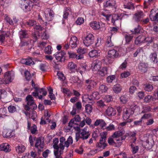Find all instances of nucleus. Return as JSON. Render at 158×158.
I'll return each mask as SVG.
<instances>
[{
    "label": "nucleus",
    "mask_w": 158,
    "mask_h": 158,
    "mask_svg": "<svg viewBox=\"0 0 158 158\" xmlns=\"http://www.w3.org/2000/svg\"><path fill=\"white\" fill-rule=\"evenodd\" d=\"M152 96L150 95H148L145 97L144 99V102L146 103L149 102H150L152 99Z\"/></svg>",
    "instance_id": "774afa93"
},
{
    "label": "nucleus",
    "mask_w": 158,
    "mask_h": 158,
    "mask_svg": "<svg viewBox=\"0 0 158 158\" xmlns=\"http://www.w3.org/2000/svg\"><path fill=\"white\" fill-rule=\"evenodd\" d=\"M101 66V62L98 60H94L93 62L92 65V70L95 71H97Z\"/></svg>",
    "instance_id": "f8f14e48"
},
{
    "label": "nucleus",
    "mask_w": 158,
    "mask_h": 158,
    "mask_svg": "<svg viewBox=\"0 0 158 158\" xmlns=\"http://www.w3.org/2000/svg\"><path fill=\"white\" fill-rule=\"evenodd\" d=\"M148 64L144 63L141 62L140 63L138 66V68L139 70L143 72H145L147 71Z\"/></svg>",
    "instance_id": "393cba45"
},
{
    "label": "nucleus",
    "mask_w": 158,
    "mask_h": 158,
    "mask_svg": "<svg viewBox=\"0 0 158 158\" xmlns=\"http://www.w3.org/2000/svg\"><path fill=\"white\" fill-rule=\"evenodd\" d=\"M90 27L94 30H97L100 28V24L99 22L93 21L89 23Z\"/></svg>",
    "instance_id": "bb28decb"
},
{
    "label": "nucleus",
    "mask_w": 158,
    "mask_h": 158,
    "mask_svg": "<svg viewBox=\"0 0 158 158\" xmlns=\"http://www.w3.org/2000/svg\"><path fill=\"white\" fill-rule=\"evenodd\" d=\"M81 70L80 71V73L81 75H82L83 72H85L86 70L87 65L85 64H84L82 65H81Z\"/></svg>",
    "instance_id": "bf43d9fd"
},
{
    "label": "nucleus",
    "mask_w": 158,
    "mask_h": 158,
    "mask_svg": "<svg viewBox=\"0 0 158 158\" xmlns=\"http://www.w3.org/2000/svg\"><path fill=\"white\" fill-rule=\"evenodd\" d=\"M87 127H85L80 131V134L82 136V139H88L90 135L89 132L87 131Z\"/></svg>",
    "instance_id": "4468645a"
},
{
    "label": "nucleus",
    "mask_w": 158,
    "mask_h": 158,
    "mask_svg": "<svg viewBox=\"0 0 158 158\" xmlns=\"http://www.w3.org/2000/svg\"><path fill=\"white\" fill-rule=\"evenodd\" d=\"M106 113L108 116H114L116 113V110L111 107H108L106 110Z\"/></svg>",
    "instance_id": "412c9836"
},
{
    "label": "nucleus",
    "mask_w": 158,
    "mask_h": 158,
    "mask_svg": "<svg viewBox=\"0 0 158 158\" xmlns=\"http://www.w3.org/2000/svg\"><path fill=\"white\" fill-rule=\"evenodd\" d=\"M19 37L20 39L27 37V34L26 31L21 30L19 32Z\"/></svg>",
    "instance_id": "79ce46f5"
},
{
    "label": "nucleus",
    "mask_w": 158,
    "mask_h": 158,
    "mask_svg": "<svg viewBox=\"0 0 158 158\" xmlns=\"http://www.w3.org/2000/svg\"><path fill=\"white\" fill-rule=\"evenodd\" d=\"M142 110L141 113H144L148 112L151 111V108L149 106H142Z\"/></svg>",
    "instance_id": "c03bdc74"
},
{
    "label": "nucleus",
    "mask_w": 158,
    "mask_h": 158,
    "mask_svg": "<svg viewBox=\"0 0 158 158\" xmlns=\"http://www.w3.org/2000/svg\"><path fill=\"white\" fill-rule=\"evenodd\" d=\"M4 77L5 79L6 82L7 84L12 82L15 78V74L13 71H8L6 72Z\"/></svg>",
    "instance_id": "0eeeda50"
},
{
    "label": "nucleus",
    "mask_w": 158,
    "mask_h": 158,
    "mask_svg": "<svg viewBox=\"0 0 158 158\" xmlns=\"http://www.w3.org/2000/svg\"><path fill=\"white\" fill-rule=\"evenodd\" d=\"M115 76L114 75L109 76L106 78V81L108 83H110L114 80Z\"/></svg>",
    "instance_id": "6e6d98bb"
},
{
    "label": "nucleus",
    "mask_w": 158,
    "mask_h": 158,
    "mask_svg": "<svg viewBox=\"0 0 158 158\" xmlns=\"http://www.w3.org/2000/svg\"><path fill=\"white\" fill-rule=\"evenodd\" d=\"M68 67L70 70H72L76 69V65L74 63L71 62L69 63Z\"/></svg>",
    "instance_id": "8fccbe9b"
},
{
    "label": "nucleus",
    "mask_w": 158,
    "mask_h": 158,
    "mask_svg": "<svg viewBox=\"0 0 158 158\" xmlns=\"http://www.w3.org/2000/svg\"><path fill=\"white\" fill-rule=\"evenodd\" d=\"M119 50H109L108 55L109 57L114 58L120 56L122 55Z\"/></svg>",
    "instance_id": "9b49d317"
},
{
    "label": "nucleus",
    "mask_w": 158,
    "mask_h": 158,
    "mask_svg": "<svg viewBox=\"0 0 158 158\" xmlns=\"http://www.w3.org/2000/svg\"><path fill=\"white\" fill-rule=\"evenodd\" d=\"M44 145L43 142H42L40 139H37L36 141V143L35 144V146L36 148L39 150H40L43 148Z\"/></svg>",
    "instance_id": "b1692460"
},
{
    "label": "nucleus",
    "mask_w": 158,
    "mask_h": 158,
    "mask_svg": "<svg viewBox=\"0 0 158 158\" xmlns=\"http://www.w3.org/2000/svg\"><path fill=\"white\" fill-rule=\"evenodd\" d=\"M85 109L86 112L87 113L89 114L92 111V107L91 105L89 104H87L85 106Z\"/></svg>",
    "instance_id": "3c124183"
},
{
    "label": "nucleus",
    "mask_w": 158,
    "mask_h": 158,
    "mask_svg": "<svg viewBox=\"0 0 158 158\" xmlns=\"http://www.w3.org/2000/svg\"><path fill=\"white\" fill-rule=\"evenodd\" d=\"M36 90H37V92L38 93L39 95L40 94H42L44 96H45L47 94V92L45 89L44 88H41L39 89H37V88H35Z\"/></svg>",
    "instance_id": "a18cd8bd"
},
{
    "label": "nucleus",
    "mask_w": 158,
    "mask_h": 158,
    "mask_svg": "<svg viewBox=\"0 0 158 158\" xmlns=\"http://www.w3.org/2000/svg\"><path fill=\"white\" fill-rule=\"evenodd\" d=\"M49 91L48 96L51 100H54L55 98V95L53 93V89L50 87L48 89Z\"/></svg>",
    "instance_id": "37998d69"
},
{
    "label": "nucleus",
    "mask_w": 158,
    "mask_h": 158,
    "mask_svg": "<svg viewBox=\"0 0 158 158\" xmlns=\"http://www.w3.org/2000/svg\"><path fill=\"white\" fill-rule=\"evenodd\" d=\"M33 2L29 0L21 1L20 2V6L21 8L25 12H28L32 9L34 4L40 6V1L39 0H33Z\"/></svg>",
    "instance_id": "f257e3e1"
},
{
    "label": "nucleus",
    "mask_w": 158,
    "mask_h": 158,
    "mask_svg": "<svg viewBox=\"0 0 158 158\" xmlns=\"http://www.w3.org/2000/svg\"><path fill=\"white\" fill-rule=\"evenodd\" d=\"M112 58L109 57L107 55L103 59L104 63L106 64H108L111 63L113 62Z\"/></svg>",
    "instance_id": "4c0bfd02"
},
{
    "label": "nucleus",
    "mask_w": 158,
    "mask_h": 158,
    "mask_svg": "<svg viewBox=\"0 0 158 158\" xmlns=\"http://www.w3.org/2000/svg\"><path fill=\"white\" fill-rule=\"evenodd\" d=\"M125 133V131L123 130L115 131L112 135V137L114 138H118L122 136L123 134H124Z\"/></svg>",
    "instance_id": "c85d7f7f"
},
{
    "label": "nucleus",
    "mask_w": 158,
    "mask_h": 158,
    "mask_svg": "<svg viewBox=\"0 0 158 158\" xmlns=\"http://www.w3.org/2000/svg\"><path fill=\"white\" fill-rule=\"evenodd\" d=\"M85 82V89L87 91H91L97 84L96 82L91 79L86 80Z\"/></svg>",
    "instance_id": "20e7f679"
},
{
    "label": "nucleus",
    "mask_w": 158,
    "mask_h": 158,
    "mask_svg": "<svg viewBox=\"0 0 158 158\" xmlns=\"http://www.w3.org/2000/svg\"><path fill=\"white\" fill-rule=\"evenodd\" d=\"M29 116L33 120H35L37 117V113L34 111H31L29 114Z\"/></svg>",
    "instance_id": "ea45409f"
},
{
    "label": "nucleus",
    "mask_w": 158,
    "mask_h": 158,
    "mask_svg": "<svg viewBox=\"0 0 158 158\" xmlns=\"http://www.w3.org/2000/svg\"><path fill=\"white\" fill-rule=\"evenodd\" d=\"M89 54L90 57L99 56L100 55V52L99 50H92Z\"/></svg>",
    "instance_id": "7c9ffc66"
},
{
    "label": "nucleus",
    "mask_w": 158,
    "mask_h": 158,
    "mask_svg": "<svg viewBox=\"0 0 158 158\" xmlns=\"http://www.w3.org/2000/svg\"><path fill=\"white\" fill-rule=\"evenodd\" d=\"M48 66V63L46 62H45L44 63H41L40 64L39 68L41 71L44 72L46 71Z\"/></svg>",
    "instance_id": "c9c22d12"
},
{
    "label": "nucleus",
    "mask_w": 158,
    "mask_h": 158,
    "mask_svg": "<svg viewBox=\"0 0 158 158\" xmlns=\"http://www.w3.org/2000/svg\"><path fill=\"white\" fill-rule=\"evenodd\" d=\"M107 69L105 67H102L100 69H99L97 71V73L101 76H104L107 73Z\"/></svg>",
    "instance_id": "72a5a7b5"
},
{
    "label": "nucleus",
    "mask_w": 158,
    "mask_h": 158,
    "mask_svg": "<svg viewBox=\"0 0 158 158\" xmlns=\"http://www.w3.org/2000/svg\"><path fill=\"white\" fill-rule=\"evenodd\" d=\"M25 147L22 144L19 145L16 147V151L19 153L23 152L25 151Z\"/></svg>",
    "instance_id": "c756f323"
},
{
    "label": "nucleus",
    "mask_w": 158,
    "mask_h": 158,
    "mask_svg": "<svg viewBox=\"0 0 158 158\" xmlns=\"http://www.w3.org/2000/svg\"><path fill=\"white\" fill-rule=\"evenodd\" d=\"M124 3L125 4L123 6L125 9L129 10H133L134 7L133 4L131 2L132 0H123Z\"/></svg>",
    "instance_id": "a211bd4d"
},
{
    "label": "nucleus",
    "mask_w": 158,
    "mask_h": 158,
    "mask_svg": "<svg viewBox=\"0 0 158 158\" xmlns=\"http://www.w3.org/2000/svg\"><path fill=\"white\" fill-rule=\"evenodd\" d=\"M109 32L111 34H113L117 32L118 29L116 27H110L109 28Z\"/></svg>",
    "instance_id": "e2e57ef3"
},
{
    "label": "nucleus",
    "mask_w": 158,
    "mask_h": 158,
    "mask_svg": "<svg viewBox=\"0 0 158 158\" xmlns=\"http://www.w3.org/2000/svg\"><path fill=\"white\" fill-rule=\"evenodd\" d=\"M44 16L46 19L48 21H51L54 17L53 11L49 8H47L44 12Z\"/></svg>",
    "instance_id": "1a4fd4ad"
},
{
    "label": "nucleus",
    "mask_w": 158,
    "mask_h": 158,
    "mask_svg": "<svg viewBox=\"0 0 158 158\" xmlns=\"http://www.w3.org/2000/svg\"><path fill=\"white\" fill-rule=\"evenodd\" d=\"M11 150L10 146L7 143H4L0 144V151L7 152L10 151Z\"/></svg>",
    "instance_id": "dca6fc26"
},
{
    "label": "nucleus",
    "mask_w": 158,
    "mask_h": 158,
    "mask_svg": "<svg viewBox=\"0 0 158 158\" xmlns=\"http://www.w3.org/2000/svg\"><path fill=\"white\" fill-rule=\"evenodd\" d=\"M26 99L28 105L32 106L33 108L37 107V106L35 103L33 98L31 95H28L26 97Z\"/></svg>",
    "instance_id": "2eb2a0df"
},
{
    "label": "nucleus",
    "mask_w": 158,
    "mask_h": 158,
    "mask_svg": "<svg viewBox=\"0 0 158 158\" xmlns=\"http://www.w3.org/2000/svg\"><path fill=\"white\" fill-rule=\"evenodd\" d=\"M108 89L106 85L104 84L101 85L99 87V91L102 93H106Z\"/></svg>",
    "instance_id": "a19ab883"
},
{
    "label": "nucleus",
    "mask_w": 158,
    "mask_h": 158,
    "mask_svg": "<svg viewBox=\"0 0 158 158\" xmlns=\"http://www.w3.org/2000/svg\"><path fill=\"white\" fill-rule=\"evenodd\" d=\"M149 58L150 61L154 63H156L158 61L157 54L156 52L151 53L150 55Z\"/></svg>",
    "instance_id": "cd10ccee"
},
{
    "label": "nucleus",
    "mask_w": 158,
    "mask_h": 158,
    "mask_svg": "<svg viewBox=\"0 0 158 158\" xmlns=\"http://www.w3.org/2000/svg\"><path fill=\"white\" fill-rule=\"evenodd\" d=\"M151 20L152 21L158 20V13H156L155 11L152 9L151 11L150 15Z\"/></svg>",
    "instance_id": "6ab92c4d"
},
{
    "label": "nucleus",
    "mask_w": 158,
    "mask_h": 158,
    "mask_svg": "<svg viewBox=\"0 0 158 158\" xmlns=\"http://www.w3.org/2000/svg\"><path fill=\"white\" fill-rule=\"evenodd\" d=\"M84 22V19L83 18H78L76 21V24L77 25H80L83 24Z\"/></svg>",
    "instance_id": "603ef678"
},
{
    "label": "nucleus",
    "mask_w": 158,
    "mask_h": 158,
    "mask_svg": "<svg viewBox=\"0 0 158 158\" xmlns=\"http://www.w3.org/2000/svg\"><path fill=\"white\" fill-rule=\"evenodd\" d=\"M4 18L5 20L10 25H13L14 24L13 21L10 19V18L8 15L6 14L4 16Z\"/></svg>",
    "instance_id": "864d4df0"
},
{
    "label": "nucleus",
    "mask_w": 158,
    "mask_h": 158,
    "mask_svg": "<svg viewBox=\"0 0 158 158\" xmlns=\"http://www.w3.org/2000/svg\"><path fill=\"white\" fill-rule=\"evenodd\" d=\"M120 100L121 102L122 103H125L127 101L128 98L127 96L126 95L122 96L120 97Z\"/></svg>",
    "instance_id": "052dcab7"
},
{
    "label": "nucleus",
    "mask_w": 158,
    "mask_h": 158,
    "mask_svg": "<svg viewBox=\"0 0 158 158\" xmlns=\"http://www.w3.org/2000/svg\"><path fill=\"white\" fill-rule=\"evenodd\" d=\"M59 50L60 51L57 52L55 54L56 58L58 61H63L64 59V56L65 55V53L61 50Z\"/></svg>",
    "instance_id": "f3484780"
},
{
    "label": "nucleus",
    "mask_w": 158,
    "mask_h": 158,
    "mask_svg": "<svg viewBox=\"0 0 158 158\" xmlns=\"http://www.w3.org/2000/svg\"><path fill=\"white\" fill-rule=\"evenodd\" d=\"M106 125V123L102 119H97L94 124V126H99L101 129H105V127Z\"/></svg>",
    "instance_id": "ddd939ff"
},
{
    "label": "nucleus",
    "mask_w": 158,
    "mask_h": 158,
    "mask_svg": "<svg viewBox=\"0 0 158 158\" xmlns=\"http://www.w3.org/2000/svg\"><path fill=\"white\" fill-rule=\"evenodd\" d=\"M130 74V73L128 71H125L121 74V77L122 78H125L129 76Z\"/></svg>",
    "instance_id": "0e129e2a"
},
{
    "label": "nucleus",
    "mask_w": 158,
    "mask_h": 158,
    "mask_svg": "<svg viewBox=\"0 0 158 158\" xmlns=\"http://www.w3.org/2000/svg\"><path fill=\"white\" fill-rule=\"evenodd\" d=\"M102 14L105 17L106 19L107 20H109L111 18L112 23L114 24L115 21L117 20H121L122 19L123 17L127 18L131 15V12L130 11L127 12L126 11H124V13H122L120 15L114 14L113 15L112 17H111L110 14H106L103 12L102 13Z\"/></svg>",
    "instance_id": "f03ea898"
},
{
    "label": "nucleus",
    "mask_w": 158,
    "mask_h": 158,
    "mask_svg": "<svg viewBox=\"0 0 158 158\" xmlns=\"http://www.w3.org/2000/svg\"><path fill=\"white\" fill-rule=\"evenodd\" d=\"M56 150L54 151V154L56 157V158H61V155L63 153V151L59 149H55Z\"/></svg>",
    "instance_id": "f704fd0d"
},
{
    "label": "nucleus",
    "mask_w": 158,
    "mask_h": 158,
    "mask_svg": "<svg viewBox=\"0 0 158 158\" xmlns=\"http://www.w3.org/2000/svg\"><path fill=\"white\" fill-rule=\"evenodd\" d=\"M59 142V139L57 138H55L53 140V147L54 149H58L59 146L57 145Z\"/></svg>",
    "instance_id": "09e8293b"
},
{
    "label": "nucleus",
    "mask_w": 158,
    "mask_h": 158,
    "mask_svg": "<svg viewBox=\"0 0 158 158\" xmlns=\"http://www.w3.org/2000/svg\"><path fill=\"white\" fill-rule=\"evenodd\" d=\"M134 112L131 108H124L123 109V118L124 120H127L129 118L130 116Z\"/></svg>",
    "instance_id": "6e6552de"
},
{
    "label": "nucleus",
    "mask_w": 158,
    "mask_h": 158,
    "mask_svg": "<svg viewBox=\"0 0 158 158\" xmlns=\"http://www.w3.org/2000/svg\"><path fill=\"white\" fill-rule=\"evenodd\" d=\"M106 129L107 131H110L114 130H115L114 126L112 124H110L109 126L106 127H105V129Z\"/></svg>",
    "instance_id": "4d7b16f0"
},
{
    "label": "nucleus",
    "mask_w": 158,
    "mask_h": 158,
    "mask_svg": "<svg viewBox=\"0 0 158 158\" xmlns=\"http://www.w3.org/2000/svg\"><path fill=\"white\" fill-rule=\"evenodd\" d=\"M7 112V110L6 108H3L0 109V118L3 117Z\"/></svg>",
    "instance_id": "de8ad7c7"
},
{
    "label": "nucleus",
    "mask_w": 158,
    "mask_h": 158,
    "mask_svg": "<svg viewBox=\"0 0 158 158\" xmlns=\"http://www.w3.org/2000/svg\"><path fill=\"white\" fill-rule=\"evenodd\" d=\"M152 117V114L151 113L144 114L141 117L142 119L143 120L144 119H149Z\"/></svg>",
    "instance_id": "680f3d73"
},
{
    "label": "nucleus",
    "mask_w": 158,
    "mask_h": 158,
    "mask_svg": "<svg viewBox=\"0 0 158 158\" xmlns=\"http://www.w3.org/2000/svg\"><path fill=\"white\" fill-rule=\"evenodd\" d=\"M115 4V2L114 0H108L103 3L104 7H112Z\"/></svg>",
    "instance_id": "aec40b11"
},
{
    "label": "nucleus",
    "mask_w": 158,
    "mask_h": 158,
    "mask_svg": "<svg viewBox=\"0 0 158 158\" xmlns=\"http://www.w3.org/2000/svg\"><path fill=\"white\" fill-rule=\"evenodd\" d=\"M94 40L93 35L92 34H89L85 37L83 43L85 46L88 47L94 43Z\"/></svg>",
    "instance_id": "39448f33"
},
{
    "label": "nucleus",
    "mask_w": 158,
    "mask_h": 158,
    "mask_svg": "<svg viewBox=\"0 0 158 158\" xmlns=\"http://www.w3.org/2000/svg\"><path fill=\"white\" fill-rule=\"evenodd\" d=\"M122 89V87L119 84L114 85L113 87V91L116 93H119L121 91Z\"/></svg>",
    "instance_id": "2f4dec72"
},
{
    "label": "nucleus",
    "mask_w": 158,
    "mask_h": 158,
    "mask_svg": "<svg viewBox=\"0 0 158 158\" xmlns=\"http://www.w3.org/2000/svg\"><path fill=\"white\" fill-rule=\"evenodd\" d=\"M100 96L99 93L98 92H95L92 93L91 96L89 97L86 95H85L82 97V100L85 102H89V101L95 99H98Z\"/></svg>",
    "instance_id": "7ed1b4c3"
},
{
    "label": "nucleus",
    "mask_w": 158,
    "mask_h": 158,
    "mask_svg": "<svg viewBox=\"0 0 158 158\" xmlns=\"http://www.w3.org/2000/svg\"><path fill=\"white\" fill-rule=\"evenodd\" d=\"M144 89L146 91L150 92L153 89V86L151 84H146L144 85Z\"/></svg>",
    "instance_id": "e433bc0d"
},
{
    "label": "nucleus",
    "mask_w": 158,
    "mask_h": 158,
    "mask_svg": "<svg viewBox=\"0 0 158 158\" xmlns=\"http://www.w3.org/2000/svg\"><path fill=\"white\" fill-rule=\"evenodd\" d=\"M12 132H11L10 131H5L3 132L2 135L4 137L10 138L12 137L13 136V135H12Z\"/></svg>",
    "instance_id": "58836bf2"
},
{
    "label": "nucleus",
    "mask_w": 158,
    "mask_h": 158,
    "mask_svg": "<svg viewBox=\"0 0 158 158\" xmlns=\"http://www.w3.org/2000/svg\"><path fill=\"white\" fill-rule=\"evenodd\" d=\"M130 146L131 147V151L133 154H135L138 152L139 148V144L135 145L131 144Z\"/></svg>",
    "instance_id": "473e14b6"
},
{
    "label": "nucleus",
    "mask_w": 158,
    "mask_h": 158,
    "mask_svg": "<svg viewBox=\"0 0 158 158\" xmlns=\"http://www.w3.org/2000/svg\"><path fill=\"white\" fill-rule=\"evenodd\" d=\"M107 133L106 132H102L101 134V138L100 140L99 143L98 145V147L104 148L107 146L106 143V140Z\"/></svg>",
    "instance_id": "423d86ee"
},
{
    "label": "nucleus",
    "mask_w": 158,
    "mask_h": 158,
    "mask_svg": "<svg viewBox=\"0 0 158 158\" xmlns=\"http://www.w3.org/2000/svg\"><path fill=\"white\" fill-rule=\"evenodd\" d=\"M145 36L143 35H141L137 37L135 41L136 44L139 45L144 42Z\"/></svg>",
    "instance_id": "5701e85b"
},
{
    "label": "nucleus",
    "mask_w": 158,
    "mask_h": 158,
    "mask_svg": "<svg viewBox=\"0 0 158 158\" xmlns=\"http://www.w3.org/2000/svg\"><path fill=\"white\" fill-rule=\"evenodd\" d=\"M8 108L9 112L11 113H14L16 110L15 107L13 106H10Z\"/></svg>",
    "instance_id": "69168bd1"
},
{
    "label": "nucleus",
    "mask_w": 158,
    "mask_h": 158,
    "mask_svg": "<svg viewBox=\"0 0 158 158\" xmlns=\"http://www.w3.org/2000/svg\"><path fill=\"white\" fill-rule=\"evenodd\" d=\"M24 74L26 80H29L31 77V76L29 72L27 70H26L24 72Z\"/></svg>",
    "instance_id": "5fc2aeb1"
},
{
    "label": "nucleus",
    "mask_w": 158,
    "mask_h": 158,
    "mask_svg": "<svg viewBox=\"0 0 158 158\" xmlns=\"http://www.w3.org/2000/svg\"><path fill=\"white\" fill-rule=\"evenodd\" d=\"M104 99L107 102H110L113 100L112 97L110 95H107L105 96Z\"/></svg>",
    "instance_id": "338daca9"
},
{
    "label": "nucleus",
    "mask_w": 158,
    "mask_h": 158,
    "mask_svg": "<svg viewBox=\"0 0 158 158\" xmlns=\"http://www.w3.org/2000/svg\"><path fill=\"white\" fill-rule=\"evenodd\" d=\"M58 78L61 81H64L65 79V77L62 73L58 72L57 73Z\"/></svg>",
    "instance_id": "49530a36"
},
{
    "label": "nucleus",
    "mask_w": 158,
    "mask_h": 158,
    "mask_svg": "<svg viewBox=\"0 0 158 158\" xmlns=\"http://www.w3.org/2000/svg\"><path fill=\"white\" fill-rule=\"evenodd\" d=\"M77 38L75 36H72L70 40V46L72 48H75L77 46Z\"/></svg>",
    "instance_id": "4be33fe9"
},
{
    "label": "nucleus",
    "mask_w": 158,
    "mask_h": 158,
    "mask_svg": "<svg viewBox=\"0 0 158 158\" xmlns=\"http://www.w3.org/2000/svg\"><path fill=\"white\" fill-rule=\"evenodd\" d=\"M133 36L131 35L126 34L125 36V39L126 42L127 43H129L132 39Z\"/></svg>",
    "instance_id": "13d9d810"
},
{
    "label": "nucleus",
    "mask_w": 158,
    "mask_h": 158,
    "mask_svg": "<svg viewBox=\"0 0 158 158\" xmlns=\"http://www.w3.org/2000/svg\"><path fill=\"white\" fill-rule=\"evenodd\" d=\"M68 54L70 58H75L77 60L81 59L83 58L82 55L80 54L79 55H76L75 53L73 52H68Z\"/></svg>",
    "instance_id": "a878e982"
},
{
    "label": "nucleus",
    "mask_w": 158,
    "mask_h": 158,
    "mask_svg": "<svg viewBox=\"0 0 158 158\" xmlns=\"http://www.w3.org/2000/svg\"><path fill=\"white\" fill-rule=\"evenodd\" d=\"M144 16L143 12L138 11L133 15L132 20L135 22H138L141 20V19L143 18Z\"/></svg>",
    "instance_id": "9d476101"
}]
</instances>
